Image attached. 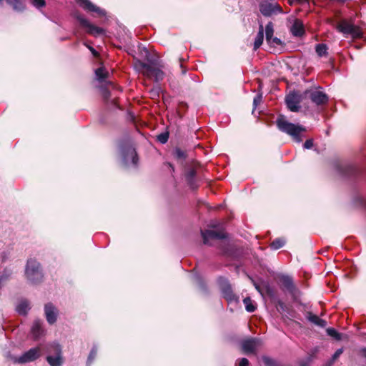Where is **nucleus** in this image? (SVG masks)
<instances>
[{"mask_svg":"<svg viewBox=\"0 0 366 366\" xmlns=\"http://www.w3.org/2000/svg\"><path fill=\"white\" fill-rule=\"evenodd\" d=\"M337 169L342 174L347 177L356 176L358 174L357 168L350 164H339Z\"/></svg>","mask_w":366,"mask_h":366,"instance_id":"15","label":"nucleus"},{"mask_svg":"<svg viewBox=\"0 0 366 366\" xmlns=\"http://www.w3.org/2000/svg\"><path fill=\"white\" fill-rule=\"evenodd\" d=\"M259 11L264 16H270L274 14L273 4L262 3L259 4Z\"/></svg>","mask_w":366,"mask_h":366,"instance_id":"22","label":"nucleus"},{"mask_svg":"<svg viewBox=\"0 0 366 366\" xmlns=\"http://www.w3.org/2000/svg\"><path fill=\"white\" fill-rule=\"evenodd\" d=\"M261 345L259 339L256 337H250L242 340L241 347L243 352L246 355L254 354L257 348Z\"/></svg>","mask_w":366,"mask_h":366,"instance_id":"11","label":"nucleus"},{"mask_svg":"<svg viewBox=\"0 0 366 366\" xmlns=\"http://www.w3.org/2000/svg\"><path fill=\"white\" fill-rule=\"evenodd\" d=\"M11 274L12 271L9 269H5L0 273V289L7 282Z\"/></svg>","mask_w":366,"mask_h":366,"instance_id":"28","label":"nucleus"},{"mask_svg":"<svg viewBox=\"0 0 366 366\" xmlns=\"http://www.w3.org/2000/svg\"><path fill=\"white\" fill-rule=\"evenodd\" d=\"M3 1H4V0H0V4H2Z\"/></svg>","mask_w":366,"mask_h":366,"instance_id":"57","label":"nucleus"},{"mask_svg":"<svg viewBox=\"0 0 366 366\" xmlns=\"http://www.w3.org/2000/svg\"><path fill=\"white\" fill-rule=\"evenodd\" d=\"M44 313L46 320L49 325H54L56 322L59 311L52 303L49 302L44 305Z\"/></svg>","mask_w":366,"mask_h":366,"instance_id":"13","label":"nucleus"},{"mask_svg":"<svg viewBox=\"0 0 366 366\" xmlns=\"http://www.w3.org/2000/svg\"><path fill=\"white\" fill-rule=\"evenodd\" d=\"M172 155L177 160H185L187 158V152L178 147L174 149Z\"/></svg>","mask_w":366,"mask_h":366,"instance_id":"25","label":"nucleus"},{"mask_svg":"<svg viewBox=\"0 0 366 366\" xmlns=\"http://www.w3.org/2000/svg\"><path fill=\"white\" fill-rule=\"evenodd\" d=\"M275 307L277 308V311L280 313L285 312L287 310V306L284 303L283 301H282L280 299H277L272 303Z\"/></svg>","mask_w":366,"mask_h":366,"instance_id":"37","label":"nucleus"},{"mask_svg":"<svg viewBox=\"0 0 366 366\" xmlns=\"http://www.w3.org/2000/svg\"><path fill=\"white\" fill-rule=\"evenodd\" d=\"M342 352H343L342 347L337 349L331 357L332 362H335L339 358V357L342 354Z\"/></svg>","mask_w":366,"mask_h":366,"instance_id":"44","label":"nucleus"},{"mask_svg":"<svg viewBox=\"0 0 366 366\" xmlns=\"http://www.w3.org/2000/svg\"><path fill=\"white\" fill-rule=\"evenodd\" d=\"M122 162L125 166L129 163V160L134 167L138 164L139 157L135 149L131 145H124L121 147Z\"/></svg>","mask_w":366,"mask_h":366,"instance_id":"8","label":"nucleus"},{"mask_svg":"<svg viewBox=\"0 0 366 366\" xmlns=\"http://www.w3.org/2000/svg\"><path fill=\"white\" fill-rule=\"evenodd\" d=\"M285 244V240L283 238H276L269 244L272 249H278L282 247Z\"/></svg>","mask_w":366,"mask_h":366,"instance_id":"34","label":"nucleus"},{"mask_svg":"<svg viewBox=\"0 0 366 366\" xmlns=\"http://www.w3.org/2000/svg\"><path fill=\"white\" fill-rule=\"evenodd\" d=\"M201 235L203 239L204 244H209V239H223L227 237L223 231H214L210 229L201 230Z\"/></svg>","mask_w":366,"mask_h":366,"instance_id":"12","label":"nucleus"},{"mask_svg":"<svg viewBox=\"0 0 366 366\" xmlns=\"http://www.w3.org/2000/svg\"><path fill=\"white\" fill-rule=\"evenodd\" d=\"M262 99V94H258L254 97V98L253 99L254 109H255L257 107V105H259L261 103Z\"/></svg>","mask_w":366,"mask_h":366,"instance_id":"42","label":"nucleus"},{"mask_svg":"<svg viewBox=\"0 0 366 366\" xmlns=\"http://www.w3.org/2000/svg\"><path fill=\"white\" fill-rule=\"evenodd\" d=\"M268 44L270 45H272V46H282L283 45V43L281 41V39L277 37H272L271 39V42L268 43Z\"/></svg>","mask_w":366,"mask_h":366,"instance_id":"45","label":"nucleus"},{"mask_svg":"<svg viewBox=\"0 0 366 366\" xmlns=\"http://www.w3.org/2000/svg\"><path fill=\"white\" fill-rule=\"evenodd\" d=\"M102 97L105 102H108L111 97L110 91L107 88H103L102 89Z\"/></svg>","mask_w":366,"mask_h":366,"instance_id":"43","label":"nucleus"},{"mask_svg":"<svg viewBox=\"0 0 366 366\" xmlns=\"http://www.w3.org/2000/svg\"><path fill=\"white\" fill-rule=\"evenodd\" d=\"M328 47L325 44H318L315 46V51L319 56H325L327 55Z\"/></svg>","mask_w":366,"mask_h":366,"instance_id":"30","label":"nucleus"},{"mask_svg":"<svg viewBox=\"0 0 366 366\" xmlns=\"http://www.w3.org/2000/svg\"><path fill=\"white\" fill-rule=\"evenodd\" d=\"M218 283L220 287L222 297L228 302H238L239 297L237 296L232 288V285L229 280L223 277H220L218 279Z\"/></svg>","mask_w":366,"mask_h":366,"instance_id":"6","label":"nucleus"},{"mask_svg":"<svg viewBox=\"0 0 366 366\" xmlns=\"http://www.w3.org/2000/svg\"><path fill=\"white\" fill-rule=\"evenodd\" d=\"M312 362V357L309 356L305 360L298 361V366H310Z\"/></svg>","mask_w":366,"mask_h":366,"instance_id":"41","label":"nucleus"},{"mask_svg":"<svg viewBox=\"0 0 366 366\" xmlns=\"http://www.w3.org/2000/svg\"><path fill=\"white\" fill-rule=\"evenodd\" d=\"M33 5L39 9L45 6L46 2L45 0H32Z\"/></svg>","mask_w":366,"mask_h":366,"instance_id":"46","label":"nucleus"},{"mask_svg":"<svg viewBox=\"0 0 366 366\" xmlns=\"http://www.w3.org/2000/svg\"><path fill=\"white\" fill-rule=\"evenodd\" d=\"M306 317L310 322L320 327L323 328L327 325V322L325 320L320 318L317 315H314L312 312H307Z\"/></svg>","mask_w":366,"mask_h":366,"instance_id":"20","label":"nucleus"},{"mask_svg":"<svg viewBox=\"0 0 366 366\" xmlns=\"http://www.w3.org/2000/svg\"><path fill=\"white\" fill-rule=\"evenodd\" d=\"M327 334L336 340H341L342 335L338 332L335 328L329 327L326 330Z\"/></svg>","mask_w":366,"mask_h":366,"instance_id":"35","label":"nucleus"},{"mask_svg":"<svg viewBox=\"0 0 366 366\" xmlns=\"http://www.w3.org/2000/svg\"><path fill=\"white\" fill-rule=\"evenodd\" d=\"M313 145H314L313 140L312 139H307L305 141L303 147L305 149H310L312 148Z\"/></svg>","mask_w":366,"mask_h":366,"instance_id":"48","label":"nucleus"},{"mask_svg":"<svg viewBox=\"0 0 366 366\" xmlns=\"http://www.w3.org/2000/svg\"><path fill=\"white\" fill-rule=\"evenodd\" d=\"M359 355L363 357L364 359L366 360V347H361L360 350H359V352H358Z\"/></svg>","mask_w":366,"mask_h":366,"instance_id":"51","label":"nucleus"},{"mask_svg":"<svg viewBox=\"0 0 366 366\" xmlns=\"http://www.w3.org/2000/svg\"><path fill=\"white\" fill-rule=\"evenodd\" d=\"M83 44L89 49L94 56L98 57L99 56V52L97 51L92 46L89 45L87 42H84Z\"/></svg>","mask_w":366,"mask_h":366,"instance_id":"47","label":"nucleus"},{"mask_svg":"<svg viewBox=\"0 0 366 366\" xmlns=\"http://www.w3.org/2000/svg\"><path fill=\"white\" fill-rule=\"evenodd\" d=\"M8 4L11 5L14 10L21 11L24 9V4L22 0H6Z\"/></svg>","mask_w":366,"mask_h":366,"instance_id":"27","label":"nucleus"},{"mask_svg":"<svg viewBox=\"0 0 366 366\" xmlns=\"http://www.w3.org/2000/svg\"><path fill=\"white\" fill-rule=\"evenodd\" d=\"M279 280L281 289L287 291L294 301H297L301 292L295 285L293 279L290 276L282 274L279 277Z\"/></svg>","mask_w":366,"mask_h":366,"instance_id":"3","label":"nucleus"},{"mask_svg":"<svg viewBox=\"0 0 366 366\" xmlns=\"http://www.w3.org/2000/svg\"><path fill=\"white\" fill-rule=\"evenodd\" d=\"M29 309V303L26 300L21 301L16 307L17 312L22 315H26Z\"/></svg>","mask_w":366,"mask_h":366,"instance_id":"31","label":"nucleus"},{"mask_svg":"<svg viewBox=\"0 0 366 366\" xmlns=\"http://www.w3.org/2000/svg\"><path fill=\"white\" fill-rule=\"evenodd\" d=\"M151 65L143 62L140 60H136L134 61V67L139 71H141L144 76L147 74L148 70L149 69Z\"/></svg>","mask_w":366,"mask_h":366,"instance_id":"24","label":"nucleus"},{"mask_svg":"<svg viewBox=\"0 0 366 366\" xmlns=\"http://www.w3.org/2000/svg\"><path fill=\"white\" fill-rule=\"evenodd\" d=\"M145 76L149 79L154 78L156 81H159L164 79V73L160 69L151 66Z\"/></svg>","mask_w":366,"mask_h":366,"instance_id":"18","label":"nucleus"},{"mask_svg":"<svg viewBox=\"0 0 366 366\" xmlns=\"http://www.w3.org/2000/svg\"><path fill=\"white\" fill-rule=\"evenodd\" d=\"M179 61L182 62V61H183V59L182 58H179Z\"/></svg>","mask_w":366,"mask_h":366,"instance_id":"58","label":"nucleus"},{"mask_svg":"<svg viewBox=\"0 0 366 366\" xmlns=\"http://www.w3.org/2000/svg\"><path fill=\"white\" fill-rule=\"evenodd\" d=\"M76 19L79 21L81 26L87 29L86 32L95 37L104 34V30L99 26L91 24L86 19L83 17L81 14H76Z\"/></svg>","mask_w":366,"mask_h":366,"instance_id":"10","label":"nucleus"},{"mask_svg":"<svg viewBox=\"0 0 366 366\" xmlns=\"http://www.w3.org/2000/svg\"><path fill=\"white\" fill-rule=\"evenodd\" d=\"M273 10L274 13H282L283 11L282 8L278 4H273Z\"/></svg>","mask_w":366,"mask_h":366,"instance_id":"49","label":"nucleus"},{"mask_svg":"<svg viewBox=\"0 0 366 366\" xmlns=\"http://www.w3.org/2000/svg\"><path fill=\"white\" fill-rule=\"evenodd\" d=\"M78 4L82 7L84 10L95 12L100 16H104L106 15V11L104 9L97 6L89 0H76Z\"/></svg>","mask_w":366,"mask_h":366,"instance_id":"14","label":"nucleus"},{"mask_svg":"<svg viewBox=\"0 0 366 366\" xmlns=\"http://www.w3.org/2000/svg\"><path fill=\"white\" fill-rule=\"evenodd\" d=\"M254 287H255V288H256V290H257V291L261 292V291H260V287H259L257 284H256L255 282H254Z\"/></svg>","mask_w":366,"mask_h":366,"instance_id":"55","label":"nucleus"},{"mask_svg":"<svg viewBox=\"0 0 366 366\" xmlns=\"http://www.w3.org/2000/svg\"><path fill=\"white\" fill-rule=\"evenodd\" d=\"M291 32L292 35L296 37H301L305 34V26L301 20L296 19L294 21L291 27Z\"/></svg>","mask_w":366,"mask_h":366,"instance_id":"17","label":"nucleus"},{"mask_svg":"<svg viewBox=\"0 0 366 366\" xmlns=\"http://www.w3.org/2000/svg\"><path fill=\"white\" fill-rule=\"evenodd\" d=\"M337 29L340 32L345 35L350 34L355 39H360L362 36V32L358 26L349 24L345 20L337 24Z\"/></svg>","mask_w":366,"mask_h":366,"instance_id":"7","label":"nucleus"},{"mask_svg":"<svg viewBox=\"0 0 366 366\" xmlns=\"http://www.w3.org/2000/svg\"><path fill=\"white\" fill-rule=\"evenodd\" d=\"M245 309L249 312H253L257 309V307L254 305L253 301L249 297H247L243 300Z\"/></svg>","mask_w":366,"mask_h":366,"instance_id":"32","label":"nucleus"},{"mask_svg":"<svg viewBox=\"0 0 366 366\" xmlns=\"http://www.w3.org/2000/svg\"><path fill=\"white\" fill-rule=\"evenodd\" d=\"M304 93L300 91L293 90L285 96V104L290 112H298L301 108L300 103L304 98Z\"/></svg>","mask_w":366,"mask_h":366,"instance_id":"4","label":"nucleus"},{"mask_svg":"<svg viewBox=\"0 0 366 366\" xmlns=\"http://www.w3.org/2000/svg\"><path fill=\"white\" fill-rule=\"evenodd\" d=\"M169 137V132L166 131L157 135V140L161 144H165L167 142Z\"/></svg>","mask_w":366,"mask_h":366,"instance_id":"38","label":"nucleus"},{"mask_svg":"<svg viewBox=\"0 0 366 366\" xmlns=\"http://www.w3.org/2000/svg\"><path fill=\"white\" fill-rule=\"evenodd\" d=\"M95 74L99 82H103L109 76V72L106 71L104 66L97 69L95 70Z\"/></svg>","mask_w":366,"mask_h":366,"instance_id":"26","label":"nucleus"},{"mask_svg":"<svg viewBox=\"0 0 366 366\" xmlns=\"http://www.w3.org/2000/svg\"><path fill=\"white\" fill-rule=\"evenodd\" d=\"M42 328V321L41 320H34L31 329V332L35 340L39 338L44 334Z\"/></svg>","mask_w":366,"mask_h":366,"instance_id":"19","label":"nucleus"},{"mask_svg":"<svg viewBox=\"0 0 366 366\" xmlns=\"http://www.w3.org/2000/svg\"><path fill=\"white\" fill-rule=\"evenodd\" d=\"M249 364V360L247 358L243 357L239 360V366H248Z\"/></svg>","mask_w":366,"mask_h":366,"instance_id":"50","label":"nucleus"},{"mask_svg":"<svg viewBox=\"0 0 366 366\" xmlns=\"http://www.w3.org/2000/svg\"><path fill=\"white\" fill-rule=\"evenodd\" d=\"M262 360L264 365V366H281L276 360L266 355H263L262 357Z\"/></svg>","mask_w":366,"mask_h":366,"instance_id":"33","label":"nucleus"},{"mask_svg":"<svg viewBox=\"0 0 366 366\" xmlns=\"http://www.w3.org/2000/svg\"><path fill=\"white\" fill-rule=\"evenodd\" d=\"M46 361L50 365V366H61L63 363L61 350L58 349L57 355L56 357L51 355L47 356Z\"/></svg>","mask_w":366,"mask_h":366,"instance_id":"21","label":"nucleus"},{"mask_svg":"<svg viewBox=\"0 0 366 366\" xmlns=\"http://www.w3.org/2000/svg\"><path fill=\"white\" fill-rule=\"evenodd\" d=\"M265 292H266V294L269 297L272 303H273L274 302H275L276 300L278 299V297L277 296L276 291L270 286L266 287Z\"/></svg>","mask_w":366,"mask_h":366,"instance_id":"36","label":"nucleus"},{"mask_svg":"<svg viewBox=\"0 0 366 366\" xmlns=\"http://www.w3.org/2000/svg\"><path fill=\"white\" fill-rule=\"evenodd\" d=\"M180 68L182 69V74H184L187 72V69L182 63L180 64Z\"/></svg>","mask_w":366,"mask_h":366,"instance_id":"53","label":"nucleus"},{"mask_svg":"<svg viewBox=\"0 0 366 366\" xmlns=\"http://www.w3.org/2000/svg\"><path fill=\"white\" fill-rule=\"evenodd\" d=\"M334 362H332V359H330L325 363V366H332Z\"/></svg>","mask_w":366,"mask_h":366,"instance_id":"54","label":"nucleus"},{"mask_svg":"<svg viewBox=\"0 0 366 366\" xmlns=\"http://www.w3.org/2000/svg\"><path fill=\"white\" fill-rule=\"evenodd\" d=\"M281 366H282V365H281Z\"/></svg>","mask_w":366,"mask_h":366,"instance_id":"59","label":"nucleus"},{"mask_svg":"<svg viewBox=\"0 0 366 366\" xmlns=\"http://www.w3.org/2000/svg\"><path fill=\"white\" fill-rule=\"evenodd\" d=\"M274 34V25L272 21L268 22L265 26V38L267 43L271 42Z\"/></svg>","mask_w":366,"mask_h":366,"instance_id":"29","label":"nucleus"},{"mask_svg":"<svg viewBox=\"0 0 366 366\" xmlns=\"http://www.w3.org/2000/svg\"><path fill=\"white\" fill-rule=\"evenodd\" d=\"M264 40V27L262 24L259 26V31L254 42V49L257 50L262 44Z\"/></svg>","mask_w":366,"mask_h":366,"instance_id":"23","label":"nucleus"},{"mask_svg":"<svg viewBox=\"0 0 366 366\" xmlns=\"http://www.w3.org/2000/svg\"><path fill=\"white\" fill-rule=\"evenodd\" d=\"M196 176L197 172L194 168L189 169L185 173L186 182L189 187L193 190L197 189L199 187L197 183Z\"/></svg>","mask_w":366,"mask_h":366,"instance_id":"16","label":"nucleus"},{"mask_svg":"<svg viewBox=\"0 0 366 366\" xmlns=\"http://www.w3.org/2000/svg\"><path fill=\"white\" fill-rule=\"evenodd\" d=\"M169 166L172 167V170H174V167L169 164Z\"/></svg>","mask_w":366,"mask_h":366,"instance_id":"56","label":"nucleus"},{"mask_svg":"<svg viewBox=\"0 0 366 366\" xmlns=\"http://www.w3.org/2000/svg\"><path fill=\"white\" fill-rule=\"evenodd\" d=\"M275 123L280 132L291 137L295 142L297 143L302 142L303 133L307 132V129L305 127L288 122L282 114L278 115Z\"/></svg>","mask_w":366,"mask_h":366,"instance_id":"1","label":"nucleus"},{"mask_svg":"<svg viewBox=\"0 0 366 366\" xmlns=\"http://www.w3.org/2000/svg\"><path fill=\"white\" fill-rule=\"evenodd\" d=\"M97 355V349L96 347H93L91 350V351L89 354L88 358H87V364L88 365H90L92 363L94 360L96 358Z\"/></svg>","mask_w":366,"mask_h":366,"instance_id":"39","label":"nucleus"},{"mask_svg":"<svg viewBox=\"0 0 366 366\" xmlns=\"http://www.w3.org/2000/svg\"><path fill=\"white\" fill-rule=\"evenodd\" d=\"M305 97H308L312 103L317 106H323L327 104L329 97L327 94L319 90H306Z\"/></svg>","mask_w":366,"mask_h":366,"instance_id":"9","label":"nucleus"},{"mask_svg":"<svg viewBox=\"0 0 366 366\" xmlns=\"http://www.w3.org/2000/svg\"><path fill=\"white\" fill-rule=\"evenodd\" d=\"M41 356V350L39 347H33L23 353L21 356H13L11 360L15 364H25L34 362Z\"/></svg>","mask_w":366,"mask_h":366,"instance_id":"5","label":"nucleus"},{"mask_svg":"<svg viewBox=\"0 0 366 366\" xmlns=\"http://www.w3.org/2000/svg\"><path fill=\"white\" fill-rule=\"evenodd\" d=\"M24 274L27 281L34 285L42 282L44 277L41 264L35 258L27 259Z\"/></svg>","mask_w":366,"mask_h":366,"instance_id":"2","label":"nucleus"},{"mask_svg":"<svg viewBox=\"0 0 366 366\" xmlns=\"http://www.w3.org/2000/svg\"><path fill=\"white\" fill-rule=\"evenodd\" d=\"M187 108H188V105L186 102H179L178 104V108H177L178 113L179 114V115L182 116L183 114L187 111Z\"/></svg>","mask_w":366,"mask_h":366,"instance_id":"40","label":"nucleus"},{"mask_svg":"<svg viewBox=\"0 0 366 366\" xmlns=\"http://www.w3.org/2000/svg\"><path fill=\"white\" fill-rule=\"evenodd\" d=\"M111 104L116 107H119L118 105V99L115 98L111 101Z\"/></svg>","mask_w":366,"mask_h":366,"instance_id":"52","label":"nucleus"}]
</instances>
